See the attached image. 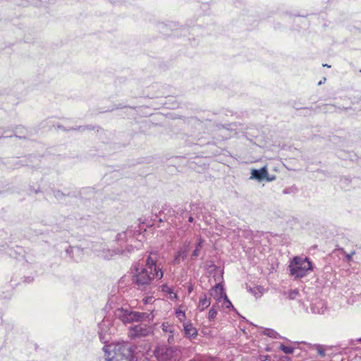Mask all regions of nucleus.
<instances>
[{"label":"nucleus","instance_id":"15","mask_svg":"<svg viewBox=\"0 0 361 361\" xmlns=\"http://www.w3.org/2000/svg\"><path fill=\"white\" fill-rule=\"evenodd\" d=\"M310 347V349L312 350H315L318 355L323 358L326 356V352L331 348L329 347L328 345H321V344H307Z\"/></svg>","mask_w":361,"mask_h":361},{"label":"nucleus","instance_id":"9","mask_svg":"<svg viewBox=\"0 0 361 361\" xmlns=\"http://www.w3.org/2000/svg\"><path fill=\"white\" fill-rule=\"evenodd\" d=\"M133 234L134 231L131 228H127L125 231L118 233L116 238L118 247H123L127 243H131L133 240Z\"/></svg>","mask_w":361,"mask_h":361},{"label":"nucleus","instance_id":"34","mask_svg":"<svg viewBox=\"0 0 361 361\" xmlns=\"http://www.w3.org/2000/svg\"><path fill=\"white\" fill-rule=\"evenodd\" d=\"M24 128H16V130L15 131V134H14V136L15 137H19V138H25L26 137V135H18L17 133H22V130H23Z\"/></svg>","mask_w":361,"mask_h":361},{"label":"nucleus","instance_id":"5","mask_svg":"<svg viewBox=\"0 0 361 361\" xmlns=\"http://www.w3.org/2000/svg\"><path fill=\"white\" fill-rule=\"evenodd\" d=\"M290 274L295 279L306 276L313 269V264L308 257L295 256L288 266Z\"/></svg>","mask_w":361,"mask_h":361},{"label":"nucleus","instance_id":"19","mask_svg":"<svg viewBox=\"0 0 361 361\" xmlns=\"http://www.w3.org/2000/svg\"><path fill=\"white\" fill-rule=\"evenodd\" d=\"M343 255V261L346 262L349 264L350 266H352L355 262L353 259V255H355V251L351 250L350 252H345L343 249L340 248V255Z\"/></svg>","mask_w":361,"mask_h":361},{"label":"nucleus","instance_id":"26","mask_svg":"<svg viewBox=\"0 0 361 361\" xmlns=\"http://www.w3.org/2000/svg\"><path fill=\"white\" fill-rule=\"evenodd\" d=\"M103 325H104L103 324H99V331L98 334H99V337L100 341L102 343H106L107 342V339L106 338L105 333L102 331V326Z\"/></svg>","mask_w":361,"mask_h":361},{"label":"nucleus","instance_id":"2","mask_svg":"<svg viewBox=\"0 0 361 361\" xmlns=\"http://www.w3.org/2000/svg\"><path fill=\"white\" fill-rule=\"evenodd\" d=\"M106 361H137L133 347L128 343L109 344L104 346Z\"/></svg>","mask_w":361,"mask_h":361},{"label":"nucleus","instance_id":"49","mask_svg":"<svg viewBox=\"0 0 361 361\" xmlns=\"http://www.w3.org/2000/svg\"><path fill=\"white\" fill-rule=\"evenodd\" d=\"M1 137H2V136H1V137H0V139H1Z\"/></svg>","mask_w":361,"mask_h":361},{"label":"nucleus","instance_id":"33","mask_svg":"<svg viewBox=\"0 0 361 361\" xmlns=\"http://www.w3.org/2000/svg\"><path fill=\"white\" fill-rule=\"evenodd\" d=\"M149 350H150V345L149 343H145V344L144 350L141 351V350H139V352L142 353L143 355L145 353L146 355H146V359H148L147 355H149Z\"/></svg>","mask_w":361,"mask_h":361},{"label":"nucleus","instance_id":"27","mask_svg":"<svg viewBox=\"0 0 361 361\" xmlns=\"http://www.w3.org/2000/svg\"><path fill=\"white\" fill-rule=\"evenodd\" d=\"M329 347H330L331 349V350H329L327 352H326V356H329V357H331L333 355H336L338 354V348L337 347V345H328Z\"/></svg>","mask_w":361,"mask_h":361},{"label":"nucleus","instance_id":"8","mask_svg":"<svg viewBox=\"0 0 361 361\" xmlns=\"http://www.w3.org/2000/svg\"><path fill=\"white\" fill-rule=\"evenodd\" d=\"M153 333V328L147 324H140L130 327L128 335L131 338L147 336Z\"/></svg>","mask_w":361,"mask_h":361},{"label":"nucleus","instance_id":"38","mask_svg":"<svg viewBox=\"0 0 361 361\" xmlns=\"http://www.w3.org/2000/svg\"><path fill=\"white\" fill-rule=\"evenodd\" d=\"M153 299H154L153 297L148 296V297H146L145 298H144L143 301H144L145 304H149V303L152 302Z\"/></svg>","mask_w":361,"mask_h":361},{"label":"nucleus","instance_id":"29","mask_svg":"<svg viewBox=\"0 0 361 361\" xmlns=\"http://www.w3.org/2000/svg\"><path fill=\"white\" fill-rule=\"evenodd\" d=\"M280 349L286 354H291L293 353L294 350L293 348H292L291 346L285 345L283 344H281Z\"/></svg>","mask_w":361,"mask_h":361},{"label":"nucleus","instance_id":"37","mask_svg":"<svg viewBox=\"0 0 361 361\" xmlns=\"http://www.w3.org/2000/svg\"><path fill=\"white\" fill-rule=\"evenodd\" d=\"M80 252V249L78 247H69L68 248L66 249V252L67 254H71V252Z\"/></svg>","mask_w":361,"mask_h":361},{"label":"nucleus","instance_id":"16","mask_svg":"<svg viewBox=\"0 0 361 361\" xmlns=\"http://www.w3.org/2000/svg\"><path fill=\"white\" fill-rule=\"evenodd\" d=\"M183 330L185 336L188 338H195L197 336V330L195 328L190 322L183 324Z\"/></svg>","mask_w":361,"mask_h":361},{"label":"nucleus","instance_id":"22","mask_svg":"<svg viewBox=\"0 0 361 361\" xmlns=\"http://www.w3.org/2000/svg\"><path fill=\"white\" fill-rule=\"evenodd\" d=\"M135 249L136 246H134L132 244H128V243H127L124 245L123 247H119V250L123 251V252L120 253V255H128V254L133 253Z\"/></svg>","mask_w":361,"mask_h":361},{"label":"nucleus","instance_id":"31","mask_svg":"<svg viewBox=\"0 0 361 361\" xmlns=\"http://www.w3.org/2000/svg\"><path fill=\"white\" fill-rule=\"evenodd\" d=\"M176 317L180 321L183 322L185 319V312L180 310H176Z\"/></svg>","mask_w":361,"mask_h":361},{"label":"nucleus","instance_id":"47","mask_svg":"<svg viewBox=\"0 0 361 361\" xmlns=\"http://www.w3.org/2000/svg\"><path fill=\"white\" fill-rule=\"evenodd\" d=\"M267 357H268V356H264V359H263L262 360H267Z\"/></svg>","mask_w":361,"mask_h":361},{"label":"nucleus","instance_id":"4","mask_svg":"<svg viewBox=\"0 0 361 361\" xmlns=\"http://www.w3.org/2000/svg\"><path fill=\"white\" fill-rule=\"evenodd\" d=\"M114 315L124 324L133 322H150L154 319L152 311L150 312H140L123 307L117 308L114 311Z\"/></svg>","mask_w":361,"mask_h":361},{"label":"nucleus","instance_id":"40","mask_svg":"<svg viewBox=\"0 0 361 361\" xmlns=\"http://www.w3.org/2000/svg\"><path fill=\"white\" fill-rule=\"evenodd\" d=\"M20 161V166H24V165H26V166H32V165H30V164H29L28 163L23 164V163H22V162H23V161Z\"/></svg>","mask_w":361,"mask_h":361},{"label":"nucleus","instance_id":"44","mask_svg":"<svg viewBox=\"0 0 361 361\" xmlns=\"http://www.w3.org/2000/svg\"><path fill=\"white\" fill-rule=\"evenodd\" d=\"M343 351L345 353H347V348H343Z\"/></svg>","mask_w":361,"mask_h":361},{"label":"nucleus","instance_id":"6","mask_svg":"<svg viewBox=\"0 0 361 361\" xmlns=\"http://www.w3.org/2000/svg\"><path fill=\"white\" fill-rule=\"evenodd\" d=\"M161 212L168 216L166 220L177 229H182L183 231L185 232L188 228L189 226L187 224L182 226L183 221L188 216V212L185 209L179 208L176 211L171 208L166 207L164 208Z\"/></svg>","mask_w":361,"mask_h":361},{"label":"nucleus","instance_id":"46","mask_svg":"<svg viewBox=\"0 0 361 361\" xmlns=\"http://www.w3.org/2000/svg\"><path fill=\"white\" fill-rule=\"evenodd\" d=\"M322 66H323L324 67H325V66L331 67L330 66H329V65H327V64H323Z\"/></svg>","mask_w":361,"mask_h":361},{"label":"nucleus","instance_id":"12","mask_svg":"<svg viewBox=\"0 0 361 361\" xmlns=\"http://www.w3.org/2000/svg\"><path fill=\"white\" fill-rule=\"evenodd\" d=\"M267 176L268 171L265 166L260 169H253L251 173V178L256 179L259 181L264 178H267L268 181H271L274 179V177L268 178Z\"/></svg>","mask_w":361,"mask_h":361},{"label":"nucleus","instance_id":"24","mask_svg":"<svg viewBox=\"0 0 361 361\" xmlns=\"http://www.w3.org/2000/svg\"><path fill=\"white\" fill-rule=\"evenodd\" d=\"M223 302L222 305L227 309L232 308L233 310H235L234 307L233 306L231 302L228 298L227 295H225L224 298L221 300Z\"/></svg>","mask_w":361,"mask_h":361},{"label":"nucleus","instance_id":"36","mask_svg":"<svg viewBox=\"0 0 361 361\" xmlns=\"http://www.w3.org/2000/svg\"><path fill=\"white\" fill-rule=\"evenodd\" d=\"M358 342L361 343V337L357 338V339H356V340H351L350 341V348L351 349H355V348L354 346L356 344V343H358Z\"/></svg>","mask_w":361,"mask_h":361},{"label":"nucleus","instance_id":"10","mask_svg":"<svg viewBox=\"0 0 361 361\" xmlns=\"http://www.w3.org/2000/svg\"><path fill=\"white\" fill-rule=\"evenodd\" d=\"M190 242H186L184 245L180 247L174 255L173 260V264H179L181 261L185 260L188 255L190 248Z\"/></svg>","mask_w":361,"mask_h":361},{"label":"nucleus","instance_id":"14","mask_svg":"<svg viewBox=\"0 0 361 361\" xmlns=\"http://www.w3.org/2000/svg\"><path fill=\"white\" fill-rule=\"evenodd\" d=\"M326 309L325 302L320 299L315 300L310 305L311 312L314 314H324Z\"/></svg>","mask_w":361,"mask_h":361},{"label":"nucleus","instance_id":"3","mask_svg":"<svg viewBox=\"0 0 361 361\" xmlns=\"http://www.w3.org/2000/svg\"><path fill=\"white\" fill-rule=\"evenodd\" d=\"M114 315L124 324L133 322H150L154 319L152 311L150 312H140L123 307L117 308L114 311Z\"/></svg>","mask_w":361,"mask_h":361},{"label":"nucleus","instance_id":"45","mask_svg":"<svg viewBox=\"0 0 361 361\" xmlns=\"http://www.w3.org/2000/svg\"><path fill=\"white\" fill-rule=\"evenodd\" d=\"M34 192H35V193H38V192H39V189L35 190H34Z\"/></svg>","mask_w":361,"mask_h":361},{"label":"nucleus","instance_id":"1","mask_svg":"<svg viewBox=\"0 0 361 361\" xmlns=\"http://www.w3.org/2000/svg\"><path fill=\"white\" fill-rule=\"evenodd\" d=\"M158 262L157 252H150L145 265L136 264L132 270V283L136 289L150 292L153 288V281L161 280L164 276V271Z\"/></svg>","mask_w":361,"mask_h":361},{"label":"nucleus","instance_id":"39","mask_svg":"<svg viewBox=\"0 0 361 361\" xmlns=\"http://www.w3.org/2000/svg\"><path fill=\"white\" fill-rule=\"evenodd\" d=\"M326 81V78H323L322 80H321L319 82H318V85H321L322 84L324 83Z\"/></svg>","mask_w":361,"mask_h":361},{"label":"nucleus","instance_id":"41","mask_svg":"<svg viewBox=\"0 0 361 361\" xmlns=\"http://www.w3.org/2000/svg\"><path fill=\"white\" fill-rule=\"evenodd\" d=\"M188 222L192 223L194 220L193 217L192 216H188Z\"/></svg>","mask_w":361,"mask_h":361},{"label":"nucleus","instance_id":"20","mask_svg":"<svg viewBox=\"0 0 361 361\" xmlns=\"http://www.w3.org/2000/svg\"><path fill=\"white\" fill-rule=\"evenodd\" d=\"M203 239L200 237L197 238V242L196 243L195 247L191 254V259H195L200 255V251L202 249L203 246Z\"/></svg>","mask_w":361,"mask_h":361},{"label":"nucleus","instance_id":"30","mask_svg":"<svg viewBox=\"0 0 361 361\" xmlns=\"http://www.w3.org/2000/svg\"><path fill=\"white\" fill-rule=\"evenodd\" d=\"M288 298L290 299V300H295L297 298L298 295H299V292L298 290L295 289V290H289L288 293Z\"/></svg>","mask_w":361,"mask_h":361},{"label":"nucleus","instance_id":"25","mask_svg":"<svg viewBox=\"0 0 361 361\" xmlns=\"http://www.w3.org/2000/svg\"><path fill=\"white\" fill-rule=\"evenodd\" d=\"M217 315V311H216V306L215 305H213L209 311V313H208V319L209 321H212L214 320L216 317Z\"/></svg>","mask_w":361,"mask_h":361},{"label":"nucleus","instance_id":"28","mask_svg":"<svg viewBox=\"0 0 361 361\" xmlns=\"http://www.w3.org/2000/svg\"><path fill=\"white\" fill-rule=\"evenodd\" d=\"M264 334L274 338L279 337V334L273 329H267L264 331Z\"/></svg>","mask_w":361,"mask_h":361},{"label":"nucleus","instance_id":"35","mask_svg":"<svg viewBox=\"0 0 361 361\" xmlns=\"http://www.w3.org/2000/svg\"><path fill=\"white\" fill-rule=\"evenodd\" d=\"M54 195L58 200H61L63 197H65L64 194L60 190L54 191Z\"/></svg>","mask_w":361,"mask_h":361},{"label":"nucleus","instance_id":"48","mask_svg":"<svg viewBox=\"0 0 361 361\" xmlns=\"http://www.w3.org/2000/svg\"><path fill=\"white\" fill-rule=\"evenodd\" d=\"M81 128H83V127L80 126V127L78 128V129H79V130H80V129H81Z\"/></svg>","mask_w":361,"mask_h":361},{"label":"nucleus","instance_id":"17","mask_svg":"<svg viewBox=\"0 0 361 361\" xmlns=\"http://www.w3.org/2000/svg\"><path fill=\"white\" fill-rule=\"evenodd\" d=\"M13 288L10 285L0 288V300H8L12 297Z\"/></svg>","mask_w":361,"mask_h":361},{"label":"nucleus","instance_id":"42","mask_svg":"<svg viewBox=\"0 0 361 361\" xmlns=\"http://www.w3.org/2000/svg\"><path fill=\"white\" fill-rule=\"evenodd\" d=\"M6 252H7L9 255H11V256L12 255V253H11V252L10 249H8V250L6 251Z\"/></svg>","mask_w":361,"mask_h":361},{"label":"nucleus","instance_id":"18","mask_svg":"<svg viewBox=\"0 0 361 361\" xmlns=\"http://www.w3.org/2000/svg\"><path fill=\"white\" fill-rule=\"evenodd\" d=\"M211 304L210 299L207 297L205 294L203 296L200 297L199 304L197 306L198 310L200 312L204 311L208 307H209Z\"/></svg>","mask_w":361,"mask_h":361},{"label":"nucleus","instance_id":"21","mask_svg":"<svg viewBox=\"0 0 361 361\" xmlns=\"http://www.w3.org/2000/svg\"><path fill=\"white\" fill-rule=\"evenodd\" d=\"M161 290L163 293H166L169 295V298L171 300H175L177 299L178 296L177 294L173 292V290L168 286L167 284H163L161 286Z\"/></svg>","mask_w":361,"mask_h":361},{"label":"nucleus","instance_id":"11","mask_svg":"<svg viewBox=\"0 0 361 361\" xmlns=\"http://www.w3.org/2000/svg\"><path fill=\"white\" fill-rule=\"evenodd\" d=\"M209 295L213 297L218 303L221 302L222 299L226 295L224 286L221 283L216 284L209 290Z\"/></svg>","mask_w":361,"mask_h":361},{"label":"nucleus","instance_id":"32","mask_svg":"<svg viewBox=\"0 0 361 361\" xmlns=\"http://www.w3.org/2000/svg\"><path fill=\"white\" fill-rule=\"evenodd\" d=\"M336 110V106L332 104H325L323 107V111L325 112H334Z\"/></svg>","mask_w":361,"mask_h":361},{"label":"nucleus","instance_id":"23","mask_svg":"<svg viewBox=\"0 0 361 361\" xmlns=\"http://www.w3.org/2000/svg\"><path fill=\"white\" fill-rule=\"evenodd\" d=\"M161 327H162V330L164 332H169V333L171 334V335L168 338V341L169 343H171L173 340V333L174 330H173V327L171 325H169L168 323H163L161 325Z\"/></svg>","mask_w":361,"mask_h":361},{"label":"nucleus","instance_id":"43","mask_svg":"<svg viewBox=\"0 0 361 361\" xmlns=\"http://www.w3.org/2000/svg\"><path fill=\"white\" fill-rule=\"evenodd\" d=\"M16 161H18V159H16ZM16 164H17L16 168H18V167L20 166V164H18V162H16Z\"/></svg>","mask_w":361,"mask_h":361},{"label":"nucleus","instance_id":"13","mask_svg":"<svg viewBox=\"0 0 361 361\" xmlns=\"http://www.w3.org/2000/svg\"><path fill=\"white\" fill-rule=\"evenodd\" d=\"M96 252H97V255L102 258H104L105 259H111L113 256L116 255H120V253H123V251L119 250V247H116V249L114 250H110V249H105L104 248L103 250H95Z\"/></svg>","mask_w":361,"mask_h":361},{"label":"nucleus","instance_id":"7","mask_svg":"<svg viewBox=\"0 0 361 361\" xmlns=\"http://www.w3.org/2000/svg\"><path fill=\"white\" fill-rule=\"evenodd\" d=\"M152 353L159 361H178L179 359V352L175 347L159 345Z\"/></svg>","mask_w":361,"mask_h":361}]
</instances>
